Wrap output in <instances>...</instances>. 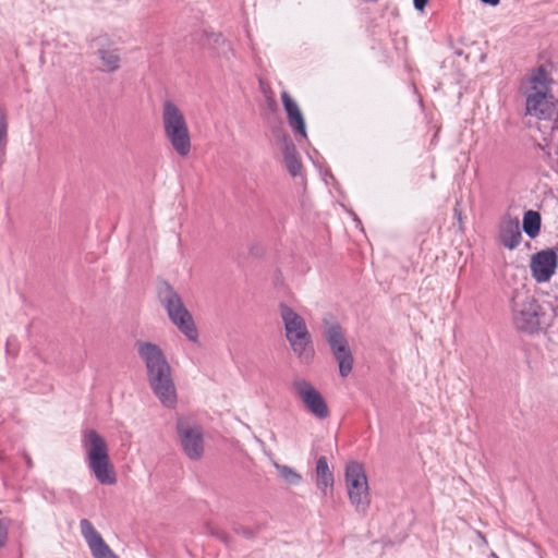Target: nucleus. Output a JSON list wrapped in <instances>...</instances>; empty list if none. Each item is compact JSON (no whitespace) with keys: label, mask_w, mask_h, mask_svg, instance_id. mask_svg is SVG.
<instances>
[{"label":"nucleus","mask_w":558,"mask_h":558,"mask_svg":"<svg viewBox=\"0 0 558 558\" xmlns=\"http://www.w3.org/2000/svg\"><path fill=\"white\" fill-rule=\"evenodd\" d=\"M9 526V521L0 520V548L4 547L8 542Z\"/></svg>","instance_id":"24"},{"label":"nucleus","mask_w":558,"mask_h":558,"mask_svg":"<svg viewBox=\"0 0 558 558\" xmlns=\"http://www.w3.org/2000/svg\"><path fill=\"white\" fill-rule=\"evenodd\" d=\"M558 257L551 250L541 251L533 255L531 259V271L537 282H547L555 274Z\"/></svg>","instance_id":"13"},{"label":"nucleus","mask_w":558,"mask_h":558,"mask_svg":"<svg viewBox=\"0 0 558 558\" xmlns=\"http://www.w3.org/2000/svg\"><path fill=\"white\" fill-rule=\"evenodd\" d=\"M484 4H488L492 7H496L499 4L500 0H480Z\"/></svg>","instance_id":"29"},{"label":"nucleus","mask_w":558,"mask_h":558,"mask_svg":"<svg viewBox=\"0 0 558 558\" xmlns=\"http://www.w3.org/2000/svg\"><path fill=\"white\" fill-rule=\"evenodd\" d=\"M498 240L508 250L519 246L522 240L520 221L518 217L505 215L498 226Z\"/></svg>","instance_id":"14"},{"label":"nucleus","mask_w":558,"mask_h":558,"mask_svg":"<svg viewBox=\"0 0 558 558\" xmlns=\"http://www.w3.org/2000/svg\"><path fill=\"white\" fill-rule=\"evenodd\" d=\"M525 110L527 114L547 121L544 128L550 129V140H558V100L549 92H531L526 96Z\"/></svg>","instance_id":"5"},{"label":"nucleus","mask_w":558,"mask_h":558,"mask_svg":"<svg viewBox=\"0 0 558 558\" xmlns=\"http://www.w3.org/2000/svg\"><path fill=\"white\" fill-rule=\"evenodd\" d=\"M97 56L101 60L102 71L113 73L120 69L121 57L119 49L100 48L97 50Z\"/></svg>","instance_id":"17"},{"label":"nucleus","mask_w":558,"mask_h":558,"mask_svg":"<svg viewBox=\"0 0 558 558\" xmlns=\"http://www.w3.org/2000/svg\"><path fill=\"white\" fill-rule=\"evenodd\" d=\"M541 306L533 296H524L514 303L513 322L522 331L535 332L539 329Z\"/></svg>","instance_id":"10"},{"label":"nucleus","mask_w":558,"mask_h":558,"mask_svg":"<svg viewBox=\"0 0 558 558\" xmlns=\"http://www.w3.org/2000/svg\"><path fill=\"white\" fill-rule=\"evenodd\" d=\"M4 155V145L3 142H0V162L2 161Z\"/></svg>","instance_id":"30"},{"label":"nucleus","mask_w":558,"mask_h":558,"mask_svg":"<svg viewBox=\"0 0 558 558\" xmlns=\"http://www.w3.org/2000/svg\"><path fill=\"white\" fill-rule=\"evenodd\" d=\"M162 122L166 135L171 141L190 140L185 118L179 107L172 101H166L162 109Z\"/></svg>","instance_id":"11"},{"label":"nucleus","mask_w":558,"mask_h":558,"mask_svg":"<svg viewBox=\"0 0 558 558\" xmlns=\"http://www.w3.org/2000/svg\"><path fill=\"white\" fill-rule=\"evenodd\" d=\"M135 348L145 364L150 389L162 405L173 408L177 403V389L163 351L158 344L143 340L137 341Z\"/></svg>","instance_id":"1"},{"label":"nucleus","mask_w":558,"mask_h":558,"mask_svg":"<svg viewBox=\"0 0 558 558\" xmlns=\"http://www.w3.org/2000/svg\"><path fill=\"white\" fill-rule=\"evenodd\" d=\"M25 461H26V464L31 468L33 463L28 456H25Z\"/></svg>","instance_id":"31"},{"label":"nucleus","mask_w":558,"mask_h":558,"mask_svg":"<svg viewBox=\"0 0 558 558\" xmlns=\"http://www.w3.org/2000/svg\"><path fill=\"white\" fill-rule=\"evenodd\" d=\"M171 143H172V146H173V149L175 150V153L178 155H180L181 157H186L192 149L191 142H171Z\"/></svg>","instance_id":"23"},{"label":"nucleus","mask_w":558,"mask_h":558,"mask_svg":"<svg viewBox=\"0 0 558 558\" xmlns=\"http://www.w3.org/2000/svg\"><path fill=\"white\" fill-rule=\"evenodd\" d=\"M523 230L532 239L538 235L541 230V215L537 211H525L523 216Z\"/></svg>","instance_id":"18"},{"label":"nucleus","mask_w":558,"mask_h":558,"mask_svg":"<svg viewBox=\"0 0 558 558\" xmlns=\"http://www.w3.org/2000/svg\"><path fill=\"white\" fill-rule=\"evenodd\" d=\"M456 54L461 56L462 54V50H457Z\"/></svg>","instance_id":"32"},{"label":"nucleus","mask_w":558,"mask_h":558,"mask_svg":"<svg viewBox=\"0 0 558 558\" xmlns=\"http://www.w3.org/2000/svg\"><path fill=\"white\" fill-rule=\"evenodd\" d=\"M159 298L171 323L192 342L198 339V331L192 314L183 304L179 293L168 283L159 291Z\"/></svg>","instance_id":"4"},{"label":"nucleus","mask_w":558,"mask_h":558,"mask_svg":"<svg viewBox=\"0 0 558 558\" xmlns=\"http://www.w3.org/2000/svg\"><path fill=\"white\" fill-rule=\"evenodd\" d=\"M324 337L338 362L340 376L348 377L353 369L354 359L341 327L338 324L326 326Z\"/></svg>","instance_id":"7"},{"label":"nucleus","mask_w":558,"mask_h":558,"mask_svg":"<svg viewBox=\"0 0 558 558\" xmlns=\"http://www.w3.org/2000/svg\"><path fill=\"white\" fill-rule=\"evenodd\" d=\"M287 118H288L289 125L292 129V131L294 132V134L296 136H300V137H303L306 140L307 138L306 124H305V120H304V117H303L301 110H299L295 113H291Z\"/></svg>","instance_id":"20"},{"label":"nucleus","mask_w":558,"mask_h":558,"mask_svg":"<svg viewBox=\"0 0 558 558\" xmlns=\"http://www.w3.org/2000/svg\"><path fill=\"white\" fill-rule=\"evenodd\" d=\"M281 100H282V105H283L284 111L287 113V117L290 116L291 113H295L300 110L296 101L287 92H283L281 94Z\"/></svg>","instance_id":"22"},{"label":"nucleus","mask_w":558,"mask_h":558,"mask_svg":"<svg viewBox=\"0 0 558 558\" xmlns=\"http://www.w3.org/2000/svg\"><path fill=\"white\" fill-rule=\"evenodd\" d=\"M284 166L292 178H300L304 183L303 165L299 151L292 142H284L282 146Z\"/></svg>","instance_id":"15"},{"label":"nucleus","mask_w":558,"mask_h":558,"mask_svg":"<svg viewBox=\"0 0 558 558\" xmlns=\"http://www.w3.org/2000/svg\"><path fill=\"white\" fill-rule=\"evenodd\" d=\"M209 38H210V40H213V43H214L215 45H219L220 43H221V44H225V41H226V40H225V38H223V36H222V34H220V33H218V34H211Z\"/></svg>","instance_id":"27"},{"label":"nucleus","mask_w":558,"mask_h":558,"mask_svg":"<svg viewBox=\"0 0 558 558\" xmlns=\"http://www.w3.org/2000/svg\"><path fill=\"white\" fill-rule=\"evenodd\" d=\"M428 0H413V5L416 10L423 11Z\"/></svg>","instance_id":"28"},{"label":"nucleus","mask_w":558,"mask_h":558,"mask_svg":"<svg viewBox=\"0 0 558 558\" xmlns=\"http://www.w3.org/2000/svg\"><path fill=\"white\" fill-rule=\"evenodd\" d=\"M345 487L351 505L360 513H366L371 505V494L364 468L359 462H350L345 468Z\"/></svg>","instance_id":"6"},{"label":"nucleus","mask_w":558,"mask_h":558,"mask_svg":"<svg viewBox=\"0 0 558 558\" xmlns=\"http://www.w3.org/2000/svg\"><path fill=\"white\" fill-rule=\"evenodd\" d=\"M260 88L266 97V101L268 102L270 111L275 112L276 104L272 97V93L270 92L268 86H262Z\"/></svg>","instance_id":"26"},{"label":"nucleus","mask_w":558,"mask_h":558,"mask_svg":"<svg viewBox=\"0 0 558 558\" xmlns=\"http://www.w3.org/2000/svg\"><path fill=\"white\" fill-rule=\"evenodd\" d=\"M177 434L184 454L191 460H199L205 449L203 428L195 422L180 417L177 422Z\"/></svg>","instance_id":"8"},{"label":"nucleus","mask_w":558,"mask_h":558,"mask_svg":"<svg viewBox=\"0 0 558 558\" xmlns=\"http://www.w3.org/2000/svg\"><path fill=\"white\" fill-rule=\"evenodd\" d=\"M550 78L545 69L538 68L536 74L532 77L531 92H549Z\"/></svg>","instance_id":"21"},{"label":"nucleus","mask_w":558,"mask_h":558,"mask_svg":"<svg viewBox=\"0 0 558 558\" xmlns=\"http://www.w3.org/2000/svg\"><path fill=\"white\" fill-rule=\"evenodd\" d=\"M80 529L93 558H118L89 520L82 519Z\"/></svg>","instance_id":"12"},{"label":"nucleus","mask_w":558,"mask_h":558,"mask_svg":"<svg viewBox=\"0 0 558 558\" xmlns=\"http://www.w3.org/2000/svg\"><path fill=\"white\" fill-rule=\"evenodd\" d=\"M279 313L284 326L287 340L293 353L302 363H311L314 359L315 350L304 318L287 304H280Z\"/></svg>","instance_id":"3"},{"label":"nucleus","mask_w":558,"mask_h":558,"mask_svg":"<svg viewBox=\"0 0 558 558\" xmlns=\"http://www.w3.org/2000/svg\"><path fill=\"white\" fill-rule=\"evenodd\" d=\"M275 469L278 472V475L288 484L290 485H298L302 481V476L300 473H298L294 469L280 464L275 462L274 463Z\"/></svg>","instance_id":"19"},{"label":"nucleus","mask_w":558,"mask_h":558,"mask_svg":"<svg viewBox=\"0 0 558 558\" xmlns=\"http://www.w3.org/2000/svg\"><path fill=\"white\" fill-rule=\"evenodd\" d=\"M316 485L318 489L326 496L333 486V475L329 470L326 457H320L316 464Z\"/></svg>","instance_id":"16"},{"label":"nucleus","mask_w":558,"mask_h":558,"mask_svg":"<svg viewBox=\"0 0 558 558\" xmlns=\"http://www.w3.org/2000/svg\"><path fill=\"white\" fill-rule=\"evenodd\" d=\"M293 393L301 400L305 409L318 420L329 416V409L322 393L312 383L302 377H295L291 384Z\"/></svg>","instance_id":"9"},{"label":"nucleus","mask_w":558,"mask_h":558,"mask_svg":"<svg viewBox=\"0 0 558 558\" xmlns=\"http://www.w3.org/2000/svg\"><path fill=\"white\" fill-rule=\"evenodd\" d=\"M8 131L7 117L2 108H0V140H5Z\"/></svg>","instance_id":"25"},{"label":"nucleus","mask_w":558,"mask_h":558,"mask_svg":"<svg viewBox=\"0 0 558 558\" xmlns=\"http://www.w3.org/2000/svg\"><path fill=\"white\" fill-rule=\"evenodd\" d=\"M82 447L89 471L101 485H114L117 473L109 457L106 439L95 429H87L82 436Z\"/></svg>","instance_id":"2"}]
</instances>
